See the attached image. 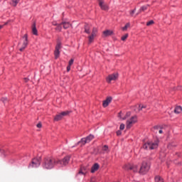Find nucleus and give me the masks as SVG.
Instances as JSON below:
<instances>
[{
	"instance_id": "1",
	"label": "nucleus",
	"mask_w": 182,
	"mask_h": 182,
	"mask_svg": "<svg viewBox=\"0 0 182 182\" xmlns=\"http://www.w3.org/2000/svg\"><path fill=\"white\" fill-rule=\"evenodd\" d=\"M43 168L46 170H50V168H53L55 166H58L57 161L54 158H45L43 161Z\"/></svg>"
},
{
	"instance_id": "2",
	"label": "nucleus",
	"mask_w": 182,
	"mask_h": 182,
	"mask_svg": "<svg viewBox=\"0 0 182 182\" xmlns=\"http://www.w3.org/2000/svg\"><path fill=\"white\" fill-rule=\"evenodd\" d=\"M29 41H28V34H24L18 43V49L20 52H23L28 46Z\"/></svg>"
},
{
	"instance_id": "3",
	"label": "nucleus",
	"mask_w": 182,
	"mask_h": 182,
	"mask_svg": "<svg viewBox=\"0 0 182 182\" xmlns=\"http://www.w3.org/2000/svg\"><path fill=\"white\" fill-rule=\"evenodd\" d=\"M157 147H159V142L157 141L155 142L148 141L143 145L142 149L144 150H154V149H157Z\"/></svg>"
},
{
	"instance_id": "4",
	"label": "nucleus",
	"mask_w": 182,
	"mask_h": 182,
	"mask_svg": "<svg viewBox=\"0 0 182 182\" xmlns=\"http://www.w3.org/2000/svg\"><path fill=\"white\" fill-rule=\"evenodd\" d=\"M149 170H150V164L146 161H144L141 164L139 173V174L142 175L147 174V173H149Z\"/></svg>"
},
{
	"instance_id": "5",
	"label": "nucleus",
	"mask_w": 182,
	"mask_h": 182,
	"mask_svg": "<svg viewBox=\"0 0 182 182\" xmlns=\"http://www.w3.org/2000/svg\"><path fill=\"white\" fill-rule=\"evenodd\" d=\"M98 29L96 27H93L92 30L91 35L88 36V43H93V41H95V38L97 36Z\"/></svg>"
},
{
	"instance_id": "6",
	"label": "nucleus",
	"mask_w": 182,
	"mask_h": 182,
	"mask_svg": "<svg viewBox=\"0 0 182 182\" xmlns=\"http://www.w3.org/2000/svg\"><path fill=\"white\" fill-rule=\"evenodd\" d=\"M56 161L57 166H60L61 167H63V166H68V164H69V161H70V156H67L64 157V159L61 161L59 159H56Z\"/></svg>"
},
{
	"instance_id": "7",
	"label": "nucleus",
	"mask_w": 182,
	"mask_h": 182,
	"mask_svg": "<svg viewBox=\"0 0 182 182\" xmlns=\"http://www.w3.org/2000/svg\"><path fill=\"white\" fill-rule=\"evenodd\" d=\"M137 123V117L133 116L129 119L127 120V129H131L133 124Z\"/></svg>"
},
{
	"instance_id": "8",
	"label": "nucleus",
	"mask_w": 182,
	"mask_h": 182,
	"mask_svg": "<svg viewBox=\"0 0 182 182\" xmlns=\"http://www.w3.org/2000/svg\"><path fill=\"white\" fill-rule=\"evenodd\" d=\"M41 161H42V158L41 156L33 159L30 167H39L41 166Z\"/></svg>"
},
{
	"instance_id": "9",
	"label": "nucleus",
	"mask_w": 182,
	"mask_h": 182,
	"mask_svg": "<svg viewBox=\"0 0 182 182\" xmlns=\"http://www.w3.org/2000/svg\"><path fill=\"white\" fill-rule=\"evenodd\" d=\"M119 79V74L118 73H113L111 75H109L106 77V80L107 83H112V81L113 80H117Z\"/></svg>"
},
{
	"instance_id": "10",
	"label": "nucleus",
	"mask_w": 182,
	"mask_h": 182,
	"mask_svg": "<svg viewBox=\"0 0 182 182\" xmlns=\"http://www.w3.org/2000/svg\"><path fill=\"white\" fill-rule=\"evenodd\" d=\"M68 114H69V111L63 112L55 116L54 121L59 122V120H62V119H63V117H65V116H68Z\"/></svg>"
},
{
	"instance_id": "11",
	"label": "nucleus",
	"mask_w": 182,
	"mask_h": 182,
	"mask_svg": "<svg viewBox=\"0 0 182 182\" xmlns=\"http://www.w3.org/2000/svg\"><path fill=\"white\" fill-rule=\"evenodd\" d=\"M125 168L126 170H132L134 173H137V171H139V167L137 166V165H132L129 164L125 166Z\"/></svg>"
},
{
	"instance_id": "12",
	"label": "nucleus",
	"mask_w": 182,
	"mask_h": 182,
	"mask_svg": "<svg viewBox=\"0 0 182 182\" xmlns=\"http://www.w3.org/2000/svg\"><path fill=\"white\" fill-rule=\"evenodd\" d=\"M152 130L154 133H159V134H163V133H164V129L160 126H154Z\"/></svg>"
},
{
	"instance_id": "13",
	"label": "nucleus",
	"mask_w": 182,
	"mask_h": 182,
	"mask_svg": "<svg viewBox=\"0 0 182 182\" xmlns=\"http://www.w3.org/2000/svg\"><path fill=\"white\" fill-rule=\"evenodd\" d=\"M88 171H89L88 166H81L78 172V174H83V176H85Z\"/></svg>"
},
{
	"instance_id": "14",
	"label": "nucleus",
	"mask_w": 182,
	"mask_h": 182,
	"mask_svg": "<svg viewBox=\"0 0 182 182\" xmlns=\"http://www.w3.org/2000/svg\"><path fill=\"white\" fill-rule=\"evenodd\" d=\"M98 2H99V6H100L101 9H102V11H107V9H109V6L105 4V1L98 0Z\"/></svg>"
},
{
	"instance_id": "15",
	"label": "nucleus",
	"mask_w": 182,
	"mask_h": 182,
	"mask_svg": "<svg viewBox=\"0 0 182 182\" xmlns=\"http://www.w3.org/2000/svg\"><path fill=\"white\" fill-rule=\"evenodd\" d=\"M112 97H108L105 100L103 101L102 106L103 107H107L110 103H112Z\"/></svg>"
},
{
	"instance_id": "16",
	"label": "nucleus",
	"mask_w": 182,
	"mask_h": 182,
	"mask_svg": "<svg viewBox=\"0 0 182 182\" xmlns=\"http://www.w3.org/2000/svg\"><path fill=\"white\" fill-rule=\"evenodd\" d=\"M104 36H112V35H114V33L112 30H106L102 32Z\"/></svg>"
},
{
	"instance_id": "17",
	"label": "nucleus",
	"mask_w": 182,
	"mask_h": 182,
	"mask_svg": "<svg viewBox=\"0 0 182 182\" xmlns=\"http://www.w3.org/2000/svg\"><path fill=\"white\" fill-rule=\"evenodd\" d=\"M61 25H63L64 29H69V28L72 26V24H70V23L66 21L61 22Z\"/></svg>"
},
{
	"instance_id": "18",
	"label": "nucleus",
	"mask_w": 182,
	"mask_h": 182,
	"mask_svg": "<svg viewBox=\"0 0 182 182\" xmlns=\"http://www.w3.org/2000/svg\"><path fill=\"white\" fill-rule=\"evenodd\" d=\"M87 142L86 138H82L81 139V140L80 141H78L75 146H79V144H80L81 146H85V144H86Z\"/></svg>"
},
{
	"instance_id": "19",
	"label": "nucleus",
	"mask_w": 182,
	"mask_h": 182,
	"mask_svg": "<svg viewBox=\"0 0 182 182\" xmlns=\"http://www.w3.org/2000/svg\"><path fill=\"white\" fill-rule=\"evenodd\" d=\"M99 164H95L91 168V173H95V171H97V170H99Z\"/></svg>"
},
{
	"instance_id": "20",
	"label": "nucleus",
	"mask_w": 182,
	"mask_h": 182,
	"mask_svg": "<svg viewBox=\"0 0 182 182\" xmlns=\"http://www.w3.org/2000/svg\"><path fill=\"white\" fill-rule=\"evenodd\" d=\"M149 6H150V5L147 4L146 6H142L139 10V13L138 14H141V12H144V11H147V9L149 8ZM136 14V15L138 14Z\"/></svg>"
},
{
	"instance_id": "21",
	"label": "nucleus",
	"mask_w": 182,
	"mask_h": 182,
	"mask_svg": "<svg viewBox=\"0 0 182 182\" xmlns=\"http://www.w3.org/2000/svg\"><path fill=\"white\" fill-rule=\"evenodd\" d=\"M181 112H182L181 106L176 107V108L174 109V113H176V114H180V113H181Z\"/></svg>"
},
{
	"instance_id": "22",
	"label": "nucleus",
	"mask_w": 182,
	"mask_h": 182,
	"mask_svg": "<svg viewBox=\"0 0 182 182\" xmlns=\"http://www.w3.org/2000/svg\"><path fill=\"white\" fill-rule=\"evenodd\" d=\"M32 33H33V35H36V36H38V30L36 29V23L33 25Z\"/></svg>"
},
{
	"instance_id": "23",
	"label": "nucleus",
	"mask_w": 182,
	"mask_h": 182,
	"mask_svg": "<svg viewBox=\"0 0 182 182\" xmlns=\"http://www.w3.org/2000/svg\"><path fill=\"white\" fill-rule=\"evenodd\" d=\"M85 32L88 35L90 34V26H89V24L85 25Z\"/></svg>"
},
{
	"instance_id": "24",
	"label": "nucleus",
	"mask_w": 182,
	"mask_h": 182,
	"mask_svg": "<svg viewBox=\"0 0 182 182\" xmlns=\"http://www.w3.org/2000/svg\"><path fill=\"white\" fill-rule=\"evenodd\" d=\"M94 139H95V136L92 134H90L89 136L85 137V139L87 140V143H90V141H92V140H93Z\"/></svg>"
},
{
	"instance_id": "25",
	"label": "nucleus",
	"mask_w": 182,
	"mask_h": 182,
	"mask_svg": "<svg viewBox=\"0 0 182 182\" xmlns=\"http://www.w3.org/2000/svg\"><path fill=\"white\" fill-rule=\"evenodd\" d=\"M129 116H130V112H127L126 116L123 118H122V112H120L118 114V117H120V119H122V120H126Z\"/></svg>"
},
{
	"instance_id": "26",
	"label": "nucleus",
	"mask_w": 182,
	"mask_h": 182,
	"mask_svg": "<svg viewBox=\"0 0 182 182\" xmlns=\"http://www.w3.org/2000/svg\"><path fill=\"white\" fill-rule=\"evenodd\" d=\"M55 30L57 32H62V23H59L58 25L55 26Z\"/></svg>"
},
{
	"instance_id": "27",
	"label": "nucleus",
	"mask_w": 182,
	"mask_h": 182,
	"mask_svg": "<svg viewBox=\"0 0 182 182\" xmlns=\"http://www.w3.org/2000/svg\"><path fill=\"white\" fill-rule=\"evenodd\" d=\"M60 49H62V43L58 42V43H57L56 46H55V50H58V51H60Z\"/></svg>"
},
{
	"instance_id": "28",
	"label": "nucleus",
	"mask_w": 182,
	"mask_h": 182,
	"mask_svg": "<svg viewBox=\"0 0 182 182\" xmlns=\"http://www.w3.org/2000/svg\"><path fill=\"white\" fill-rule=\"evenodd\" d=\"M130 28V23H127L125 24V26L122 28V30L124 32H126V31H127V28Z\"/></svg>"
},
{
	"instance_id": "29",
	"label": "nucleus",
	"mask_w": 182,
	"mask_h": 182,
	"mask_svg": "<svg viewBox=\"0 0 182 182\" xmlns=\"http://www.w3.org/2000/svg\"><path fill=\"white\" fill-rule=\"evenodd\" d=\"M54 55H55V59H58V58L60 56V51L55 50Z\"/></svg>"
},
{
	"instance_id": "30",
	"label": "nucleus",
	"mask_w": 182,
	"mask_h": 182,
	"mask_svg": "<svg viewBox=\"0 0 182 182\" xmlns=\"http://www.w3.org/2000/svg\"><path fill=\"white\" fill-rule=\"evenodd\" d=\"M102 151H105V153H109V146L107 145L102 146Z\"/></svg>"
},
{
	"instance_id": "31",
	"label": "nucleus",
	"mask_w": 182,
	"mask_h": 182,
	"mask_svg": "<svg viewBox=\"0 0 182 182\" xmlns=\"http://www.w3.org/2000/svg\"><path fill=\"white\" fill-rule=\"evenodd\" d=\"M155 182H164L163 178L160 176H156L155 177Z\"/></svg>"
},
{
	"instance_id": "32",
	"label": "nucleus",
	"mask_w": 182,
	"mask_h": 182,
	"mask_svg": "<svg viewBox=\"0 0 182 182\" xmlns=\"http://www.w3.org/2000/svg\"><path fill=\"white\" fill-rule=\"evenodd\" d=\"M11 5L13 6H16V5H18V4H19V0H11Z\"/></svg>"
},
{
	"instance_id": "33",
	"label": "nucleus",
	"mask_w": 182,
	"mask_h": 182,
	"mask_svg": "<svg viewBox=\"0 0 182 182\" xmlns=\"http://www.w3.org/2000/svg\"><path fill=\"white\" fill-rule=\"evenodd\" d=\"M127 38H129V34H125V35H124L122 38H121V41H126V39H127Z\"/></svg>"
},
{
	"instance_id": "34",
	"label": "nucleus",
	"mask_w": 182,
	"mask_h": 182,
	"mask_svg": "<svg viewBox=\"0 0 182 182\" xmlns=\"http://www.w3.org/2000/svg\"><path fill=\"white\" fill-rule=\"evenodd\" d=\"M154 21L151 20L146 23V26H151V25H154Z\"/></svg>"
},
{
	"instance_id": "35",
	"label": "nucleus",
	"mask_w": 182,
	"mask_h": 182,
	"mask_svg": "<svg viewBox=\"0 0 182 182\" xmlns=\"http://www.w3.org/2000/svg\"><path fill=\"white\" fill-rule=\"evenodd\" d=\"M146 105H139V110H143V109H146Z\"/></svg>"
},
{
	"instance_id": "36",
	"label": "nucleus",
	"mask_w": 182,
	"mask_h": 182,
	"mask_svg": "<svg viewBox=\"0 0 182 182\" xmlns=\"http://www.w3.org/2000/svg\"><path fill=\"white\" fill-rule=\"evenodd\" d=\"M135 13H136V9L129 11L131 16H133Z\"/></svg>"
},
{
	"instance_id": "37",
	"label": "nucleus",
	"mask_w": 182,
	"mask_h": 182,
	"mask_svg": "<svg viewBox=\"0 0 182 182\" xmlns=\"http://www.w3.org/2000/svg\"><path fill=\"white\" fill-rule=\"evenodd\" d=\"M74 60L71 59L68 63V66H72L73 65Z\"/></svg>"
},
{
	"instance_id": "38",
	"label": "nucleus",
	"mask_w": 182,
	"mask_h": 182,
	"mask_svg": "<svg viewBox=\"0 0 182 182\" xmlns=\"http://www.w3.org/2000/svg\"><path fill=\"white\" fill-rule=\"evenodd\" d=\"M124 127H125L124 124H121L119 129H120V130H124Z\"/></svg>"
},
{
	"instance_id": "39",
	"label": "nucleus",
	"mask_w": 182,
	"mask_h": 182,
	"mask_svg": "<svg viewBox=\"0 0 182 182\" xmlns=\"http://www.w3.org/2000/svg\"><path fill=\"white\" fill-rule=\"evenodd\" d=\"M59 23H58V22H56V21H53L52 22V25L53 26H57V25H58Z\"/></svg>"
},
{
	"instance_id": "40",
	"label": "nucleus",
	"mask_w": 182,
	"mask_h": 182,
	"mask_svg": "<svg viewBox=\"0 0 182 182\" xmlns=\"http://www.w3.org/2000/svg\"><path fill=\"white\" fill-rule=\"evenodd\" d=\"M121 135H122V131L118 130V131L117 132V136H121Z\"/></svg>"
},
{
	"instance_id": "41",
	"label": "nucleus",
	"mask_w": 182,
	"mask_h": 182,
	"mask_svg": "<svg viewBox=\"0 0 182 182\" xmlns=\"http://www.w3.org/2000/svg\"><path fill=\"white\" fill-rule=\"evenodd\" d=\"M37 127H38V129H41V128L42 127V124H41V123L37 124Z\"/></svg>"
},
{
	"instance_id": "42",
	"label": "nucleus",
	"mask_w": 182,
	"mask_h": 182,
	"mask_svg": "<svg viewBox=\"0 0 182 182\" xmlns=\"http://www.w3.org/2000/svg\"><path fill=\"white\" fill-rule=\"evenodd\" d=\"M24 82H26V83H28V82H29V78L25 77L24 78Z\"/></svg>"
},
{
	"instance_id": "43",
	"label": "nucleus",
	"mask_w": 182,
	"mask_h": 182,
	"mask_svg": "<svg viewBox=\"0 0 182 182\" xmlns=\"http://www.w3.org/2000/svg\"><path fill=\"white\" fill-rule=\"evenodd\" d=\"M70 66L71 65L67 66V72H70Z\"/></svg>"
},
{
	"instance_id": "44",
	"label": "nucleus",
	"mask_w": 182,
	"mask_h": 182,
	"mask_svg": "<svg viewBox=\"0 0 182 182\" xmlns=\"http://www.w3.org/2000/svg\"><path fill=\"white\" fill-rule=\"evenodd\" d=\"M1 100L4 102V103H5V102H6L8 100L6 98H2Z\"/></svg>"
},
{
	"instance_id": "45",
	"label": "nucleus",
	"mask_w": 182,
	"mask_h": 182,
	"mask_svg": "<svg viewBox=\"0 0 182 182\" xmlns=\"http://www.w3.org/2000/svg\"><path fill=\"white\" fill-rule=\"evenodd\" d=\"M4 28V26H0V29H2Z\"/></svg>"
},
{
	"instance_id": "46",
	"label": "nucleus",
	"mask_w": 182,
	"mask_h": 182,
	"mask_svg": "<svg viewBox=\"0 0 182 182\" xmlns=\"http://www.w3.org/2000/svg\"><path fill=\"white\" fill-rule=\"evenodd\" d=\"M90 182H95V179H91Z\"/></svg>"
},
{
	"instance_id": "47",
	"label": "nucleus",
	"mask_w": 182,
	"mask_h": 182,
	"mask_svg": "<svg viewBox=\"0 0 182 182\" xmlns=\"http://www.w3.org/2000/svg\"><path fill=\"white\" fill-rule=\"evenodd\" d=\"M179 89H180V90H182V87H180V88H179Z\"/></svg>"
},
{
	"instance_id": "48",
	"label": "nucleus",
	"mask_w": 182,
	"mask_h": 182,
	"mask_svg": "<svg viewBox=\"0 0 182 182\" xmlns=\"http://www.w3.org/2000/svg\"><path fill=\"white\" fill-rule=\"evenodd\" d=\"M8 23V22L5 23L4 25H6Z\"/></svg>"
},
{
	"instance_id": "49",
	"label": "nucleus",
	"mask_w": 182,
	"mask_h": 182,
	"mask_svg": "<svg viewBox=\"0 0 182 182\" xmlns=\"http://www.w3.org/2000/svg\"><path fill=\"white\" fill-rule=\"evenodd\" d=\"M178 154V156H180V154Z\"/></svg>"
}]
</instances>
